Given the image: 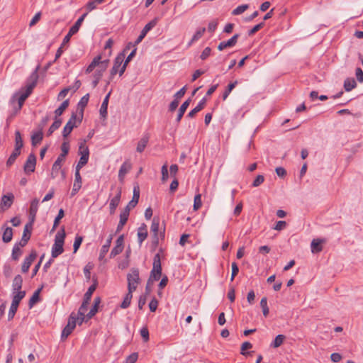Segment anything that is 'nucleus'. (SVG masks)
Returning a JSON list of instances; mask_svg holds the SVG:
<instances>
[{
  "instance_id": "obj_1",
  "label": "nucleus",
  "mask_w": 363,
  "mask_h": 363,
  "mask_svg": "<svg viewBox=\"0 0 363 363\" xmlns=\"http://www.w3.org/2000/svg\"><path fill=\"white\" fill-rule=\"evenodd\" d=\"M38 79V76L37 70H35L30 75V79L32 82L13 94L10 99V103L11 105H14L16 101L18 102V107H14L16 112H18L21 109L24 101L31 94L33 88L37 84Z\"/></svg>"
},
{
  "instance_id": "obj_2",
  "label": "nucleus",
  "mask_w": 363,
  "mask_h": 363,
  "mask_svg": "<svg viewBox=\"0 0 363 363\" xmlns=\"http://www.w3.org/2000/svg\"><path fill=\"white\" fill-rule=\"evenodd\" d=\"M69 142H63L61 145L62 153L57 157L52 167V172L50 174L51 179H55L57 177L60 170L61 169L62 162L65 160V157L69 152Z\"/></svg>"
},
{
  "instance_id": "obj_3",
  "label": "nucleus",
  "mask_w": 363,
  "mask_h": 363,
  "mask_svg": "<svg viewBox=\"0 0 363 363\" xmlns=\"http://www.w3.org/2000/svg\"><path fill=\"white\" fill-rule=\"evenodd\" d=\"M65 231L64 228L59 230L55 235V242L52 247V258H56L64 252L63 245L65 238Z\"/></svg>"
},
{
  "instance_id": "obj_4",
  "label": "nucleus",
  "mask_w": 363,
  "mask_h": 363,
  "mask_svg": "<svg viewBox=\"0 0 363 363\" xmlns=\"http://www.w3.org/2000/svg\"><path fill=\"white\" fill-rule=\"evenodd\" d=\"M162 275L161 259L159 253H157L153 258L152 269L150 272V276L148 283L151 281H157L160 279Z\"/></svg>"
},
{
  "instance_id": "obj_5",
  "label": "nucleus",
  "mask_w": 363,
  "mask_h": 363,
  "mask_svg": "<svg viewBox=\"0 0 363 363\" xmlns=\"http://www.w3.org/2000/svg\"><path fill=\"white\" fill-rule=\"evenodd\" d=\"M128 281V290L135 291L138 284L140 282L139 277V269L137 268H132L130 273L127 274Z\"/></svg>"
},
{
  "instance_id": "obj_6",
  "label": "nucleus",
  "mask_w": 363,
  "mask_h": 363,
  "mask_svg": "<svg viewBox=\"0 0 363 363\" xmlns=\"http://www.w3.org/2000/svg\"><path fill=\"white\" fill-rule=\"evenodd\" d=\"M108 60H105L101 61V55H97L93 59L91 62L86 67V73L91 72L94 70V69L98 65H101V70L104 71L106 69V67H108Z\"/></svg>"
},
{
  "instance_id": "obj_7",
  "label": "nucleus",
  "mask_w": 363,
  "mask_h": 363,
  "mask_svg": "<svg viewBox=\"0 0 363 363\" xmlns=\"http://www.w3.org/2000/svg\"><path fill=\"white\" fill-rule=\"evenodd\" d=\"M77 324L76 316L72 313L69 318L67 325L64 328L61 334V338H67L75 328Z\"/></svg>"
},
{
  "instance_id": "obj_8",
  "label": "nucleus",
  "mask_w": 363,
  "mask_h": 363,
  "mask_svg": "<svg viewBox=\"0 0 363 363\" xmlns=\"http://www.w3.org/2000/svg\"><path fill=\"white\" fill-rule=\"evenodd\" d=\"M77 114L73 113L69 120L65 125L62 130V136L67 138L72 131L73 128L77 126Z\"/></svg>"
},
{
  "instance_id": "obj_9",
  "label": "nucleus",
  "mask_w": 363,
  "mask_h": 363,
  "mask_svg": "<svg viewBox=\"0 0 363 363\" xmlns=\"http://www.w3.org/2000/svg\"><path fill=\"white\" fill-rule=\"evenodd\" d=\"M36 165V157L34 154L31 153L28 155L27 160L24 164L23 169L26 174L33 172Z\"/></svg>"
},
{
  "instance_id": "obj_10",
  "label": "nucleus",
  "mask_w": 363,
  "mask_h": 363,
  "mask_svg": "<svg viewBox=\"0 0 363 363\" xmlns=\"http://www.w3.org/2000/svg\"><path fill=\"white\" fill-rule=\"evenodd\" d=\"M157 24V20L154 19L151 21H150L148 23H147L145 27L143 28V30L140 32V34L135 41V44L138 45L143 40V38L146 36L147 33L152 28H154Z\"/></svg>"
},
{
  "instance_id": "obj_11",
  "label": "nucleus",
  "mask_w": 363,
  "mask_h": 363,
  "mask_svg": "<svg viewBox=\"0 0 363 363\" xmlns=\"http://www.w3.org/2000/svg\"><path fill=\"white\" fill-rule=\"evenodd\" d=\"M121 196V189L118 188L116 190V195L110 200L109 208L110 214L113 215L115 213L116 209L118 206Z\"/></svg>"
},
{
  "instance_id": "obj_12",
  "label": "nucleus",
  "mask_w": 363,
  "mask_h": 363,
  "mask_svg": "<svg viewBox=\"0 0 363 363\" xmlns=\"http://www.w3.org/2000/svg\"><path fill=\"white\" fill-rule=\"evenodd\" d=\"M124 58H125V54L123 52L118 54L116 57V58L114 60V62H113V66L111 69L110 74H111V77H113L114 75H116L118 73L119 68L121 67V65L123 64V62L124 61Z\"/></svg>"
},
{
  "instance_id": "obj_13",
  "label": "nucleus",
  "mask_w": 363,
  "mask_h": 363,
  "mask_svg": "<svg viewBox=\"0 0 363 363\" xmlns=\"http://www.w3.org/2000/svg\"><path fill=\"white\" fill-rule=\"evenodd\" d=\"M36 256L37 254L35 251H33L28 256L25 257L21 267V271L23 273L28 272L30 265L36 258Z\"/></svg>"
},
{
  "instance_id": "obj_14",
  "label": "nucleus",
  "mask_w": 363,
  "mask_h": 363,
  "mask_svg": "<svg viewBox=\"0 0 363 363\" xmlns=\"http://www.w3.org/2000/svg\"><path fill=\"white\" fill-rule=\"evenodd\" d=\"M79 154L81 155L79 162L84 165L87 164L89 157V151L85 143H81L79 148Z\"/></svg>"
},
{
  "instance_id": "obj_15",
  "label": "nucleus",
  "mask_w": 363,
  "mask_h": 363,
  "mask_svg": "<svg viewBox=\"0 0 363 363\" xmlns=\"http://www.w3.org/2000/svg\"><path fill=\"white\" fill-rule=\"evenodd\" d=\"M139 198H140L139 186H134L133 195L132 200L130 201H129V203H128V205L125 206V208H128V209H129V211H130L131 208H133L137 205V203H138V201H139Z\"/></svg>"
},
{
  "instance_id": "obj_16",
  "label": "nucleus",
  "mask_w": 363,
  "mask_h": 363,
  "mask_svg": "<svg viewBox=\"0 0 363 363\" xmlns=\"http://www.w3.org/2000/svg\"><path fill=\"white\" fill-rule=\"evenodd\" d=\"M238 37L239 35L235 34L227 41L220 42L218 46V49L223 50L226 48L233 47L236 44Z\"/></svg>"
},
{
  "instance_id": "obj_17",
  "label": "nucleus",
  "mask_w": 363,
  "mask_h": 363,
  "mask_svg": "<svg viewBox=\"0 0 363 363\" xmlns=\"http://www.w3.org/2000/svg\"><path fill=\"white\" fill-rule=\"evenodd\" d=\"M129 214H130L129 209L124 208L122 211V212L120 214V220H119V223L118 224L117 229H116L117 232H119L123 229L124 225L126 223V222L128 219Z\"/></svg>"
},
{
  "instance_id": "obj_18",
  "label": "nucleus",
  "mask_w": 363,
  "mask_h": 363,
  "mask_svg": "<svg viewBox=\"0 0 363 363\" xmlns=\"http://www.w3.org/2000/svg\"><path fill=\"white\" fill-rule=\"evenodd\" d=\"M14 200V196L12 193H9L4 195L1 198L0 206L1 208L6 207V208L11 206Z\"/></svg>"
},
{
  "instance_id": "obj_19",
  "label": "nucleus",
  "mask_w": 363,
  "mask_h": 363,
  "mask_svg": "<svg viewBox=\"0 0 363 363\" xmlns=\"http://www.w3.org/2000/svg\"><path fill=\"white\" fill-rule=\"evenodd\" d=\"M25 291H12L11 303L18 306L21 301L25 297Z\"/></svg>"
},
{
  "instance_id": "obj_20",
  "label": "nucleus",
  "mask_w": 363,
  "mask_h": 363,
  "mask_svg": "<svg viewBox=\"0 0 363 363\" xmlns=\"http://www.w3.org/2000/svg\"><path fill=\"white\" fill-rule=\"evenodd\" d=\"M206 103V97L202 98L200 100V101L198 103L196 106L188 113L187 116L189 118H193L196 113H197L198 112H199L200 111H201L203 108Z\"/></svg>"
},
{
  "instance_id": "obj_21",
  "label": "nucleus",
  "mask_w": 363,
  "mask_h": 363,
  "mask_svg": "<svg viewBox=\"0 0 363 363\" xmlns=\"http://www.w3.org/2000/svg\"><path fill=\"white\" fill-rule=\"evenodd\" d=\"M149 138H150V137H149L148 134H145L143 135L141 139L138 143V145H137V148H136L137 152L141 153L144 151V150L145 149V147L148 143Z\"/></svg>"
},
{
  "instance_id": "obj_22",
  "label": "nucleus",
  "mask_w": 363,
  "mask_h": 363,
  "mask_svg": "<svg viewBox=\"0 0 363 363\" xmlns=\"http://www.w3.org/2000/svg\"><path fill=\"white\" fill-rule=\"evenodd\" d=\"M190 102H191V99H188L181 105V106L179 109V111H178L177 117L176 118V121L177 123H179L181 121V119L182 118L185 111H186L187 108L189 107V106L190 104Z\"/></svg>"
},
{
  "instance_id": "obj_23",
  "label": "nucleus",
  "mask_w": 363,
  "mask_h": 363,
  "mask_svg": "<svg viewBox=\"0 0 363 363\" xmlns=\"http://www.w3.org/2000/svg\"><path fill=\"white\" fill-rule=\"evenodd\" d=\"M111 240L112 235H110L109 238L106 240V243L101 247L99 257L100 260H102L104 258L106 254L108 252L111 244Z\"/></svg>"
},
{
  "instance_id": "obj_24",
  "label": "nucleus",
  "mask_w": 363,
  "mask_h": 363,
  "mask_svg": "<svg viewBox=\"0 0 363 363\" xmlns=\"http://www.w3.org/2000/svg\"><path fill=\"white\" fill-rule=\"evenodd\" d=\"M23 284V278L21 275L15 276L12 283V291H21Z\"/></svg>"
},
{
  "instance_id": "obj_25",
  "label": "nucleus",
  "mask_w": 363,
  "mask_h": 363,
  "mask_svg": "<svg viewBox=\"0 0 363 363\" xmlns=\"http://www.w3.org/2000/svg\"><path fill=\"white\" fill-rule=\"evenodd\" d=\"M323 240L320 239H313L311 244V252L313 253H318L322 251L323 247L321 244Z\"/></svg>"
},
{
  "instance_id": "obj_26",
  "label": "nucleus",
  "mask_w": 363,
  "mask_h": 363,
  "mask_svg": "<svg viewBox=\"0 0 363 363\" xmlns=\"http://www.w3.org/2000/svg\"><path fill=\"white\" fill-rule=\"evenodd\" d=\"M21 246H20L18 244L15 243L13 249H12V253H11V258L17 261L19 259L20 257L21 256L23 251L21 250Z\"/></svg>"
},
{
  "instance_id": "obj_27",
  "label": "nucleus",
  "mask_w": 363,
  "mask_h": 363,
  "mask_svg": "<svg viewBox=\"0 0 363 363\" xmlns=\"http://www.w3.org/2000/svg\"><path fill=\"white\" fill-rule=\"evenodd\" d=\"M86 15H87V13H85L83 15H82V16L80 18H79L77 19V21L75 22V23L69 28V30H71V33L76 34L79 31V28H80L82 22L84 21L85 17L86 16Z\"/></svg>"
},
{
  "instance_id": "obj_28",
  "label": "nucleus",
  "mask_w": 363,
  "mask_h": 363,
  "mask_svg": "<svg viewBox=\"0 0 363 363\" xmlns=\"http://www.w3.org/2000/svg\"><path fill=\"white\" fill-rule=\"evenodd\" d=\"M147 231L145 225H144L143 226L140 227L138 230V238L139 244L141 245L143 242L147 238Z\"/></svg>"
},
{
  "instance_id": "obj_29",
  "label": "nucleus",
  "mask_w": 363,
  "mask_h": 363,
  "mask_svg": "<svg viewBox=\"0 0 363 363\" xmlns=\"http://www.w3.org/2000/svg\"><path fill=\"white\" fill-rule=\"evenodd\" d=\"M357 86V82L354 78H347L344 82V89L346 91H350Z\"/></svg>"
},
{
  "instance_id": "obj_30",
  "label": "nucleus",
  "mask_w": 363,
  "mask_h": 363,
  "mask_svg": "<svg viewBox=\"0 0 363 363\" xmlns=\"http://www.w3.org/2000/svg\"><path fill=\"white\" fill-rule=\"evenodd\" d=\"M38 204L39 200L38 199H34L30 203L29 214L30 216L33 217V218H34L36 216V213L38 210Z\"/></svg>"
},
{
  "instance_id": "obj_31",
  "label": "nucleus",
  "mask_w": 363,
  "mask_h": 363,
  "mask_svg": "<svg viewBox=\"0 0 363 363\" xmlns=\"http://www.w3.org/2000/svg\"><path fill=\"white\" fill-rule=\"evenodd\" d=\"M43 138V134L41 130L35 132L31 135V143L32 145L35 146L37 144L40 143Z\"/></svg>"
},
{
  "instance_id": "obj_32",
  "label": "nucleus",
  "mask_w": 363,
  "mask_h": 363,
  "mask_svg": "<svg viewBox=\"0 0 363 363\" xmlns=\"http://www.w3.org/2000/svg\"><path fill=\"white\" fill-rule=\"evenodd\" d=\"M21 154V150L18 148H14L12 153L11 154L10 157H9L6 165L8 167L11 166L16 161V158L20 155Z\"/></svg>"
},
{
  "instance_id": "obj_33",
  "label": "nucleus",
  "mask_w": 363,
  "mask_h": 363,
  "mask_svg": "<svg viewBox=\"0 0 363 363\" xmlns=\"http://www.w3.org/2000/svg\"><path fill=\"white\" fill-rule=\"evenodd\" d=\"M62 123V121L61 118L55 117L54 122L52 123V124L50 125V127L48 129V135L49 136V135H52L55 130L58 129L60 127Z\"/></svg>"
},
{
  "instance_id": "obj_34",
  "label": "nucleus",
  "mask_w": 363,
  "mask_h": 363,
  "mask_svg": "<svg viewBox=\"0 0 363 363\" xmlns=\"http://www.w3.org/2000/svg\"><path fill=\"white\" fill-rule=\"evenodd\" d=\"M96 284H93L92 285H91L89 287L88 290L86 291V292L84 294V300H83L84 302L89 304L91 297L94 291L96 290Z\"/></svg>"
},
{
  "instance_id": "obj_35",
  "label": "nucleus",
  "mask_w": 363,
  "mask_h": 363,
  "mask_svg": "<svg viewBox=\"0 0 363 363\" xmlns=\"http://www.w3.org/2000/svg\"><path fill=\"white\" fill-rule=\"evenodd\" d=\"M111 93L109 92L104 99V101L101 104V108H100V114L102 116H106L107 114V108H108V104L109 100Z\"/></svg>"
},
{
  "instance_id": "obj_36",
  "label": "nucleus",
  "mask_w": 363,
  "mask_h": 363,
  "mask_svg": "<svg viewBox=\"0 0 363 363\" xmlns=\"http://www.w3.org/2000/svg\"><path fill=\"white\" fill-rule=\"evenodd\" d=\"M12 238H13V230H12V228H10V227L6 228L4 231L3 236H2L3 241L4 242H6V243H8L10 241H11Z\"/></svg>"
},
{
  "instance_id": "obj_37",
  "label": "nucleus",
  "mask_w": 363,
  "mask_h": 363,
  "mask_svg": "<svg viewBox=\"0 0 363 363\" xmlns=\"http://www.w3.org/2000/svg\"><path fill=\"white\" fill-rule=\"evenodd\" d=\"M130 169V165L127 162H124L120 167L118 172V178L121 181H122L125 175V174Z\"/></svg>"
},
{
  "instance_id": "obj_38",
  "label": "nucleus",
  "mask_w": 363,
  "mask_h": 363,
  "mask_svg": "<svg viewBox=\"0 0 363 363\" xmlns=\"http://www.w3.org/2000/svg\"><path fill=\"white\" fill-rule=\"evenodd\" d=\"M205 31H206L205 28H199V30H197L196 31V33H194V35H193L190 42L188 43V46L191 45L194 42H196L199 39H200L202 37V35H203V33H205Z\"/></svg>"
},
{
  "instance_id": "obj_39",
  "label": "nucleus",
  "mask_w": 363,
  "mask_h": 363,
  "mask_svg": "<svg viewBox=\"0 0 363 363\" xmlns=\"http://www.w3.org/2000/svg\"><path fill=\"white\" fill-rule=\"evenodd\" d=\"M284 339L285 336L284 335L280 334L277 335L274 341L271 343L270 347L274 348L279 347L283 344Z\"/></svg>"
},
{
  "instance_id": "obj_40",
  "label": "nucleus",
  "mask_w": 363,
  "mask_h": 363,
  "mask_svg": "<svg viewBox=\"0 0 363 363\" xmlns=\"http://www.w3.org/2000/svg\"><path fill=\"white\" fill-rule=\"evenodd\" d=\"M69 106V100L64 101L60 106L55 111V117L58 118Z\"/></svg>"
},
{
  "instance_id": "obj_41",
  "label": "nucleus",
  "mask_w": 363,
  "mask_h": 363,
  "mask_svg": "<svg viewBox=\"0 0 363 363\" xmlns=\"http://www.w3.org/2000/svg\"><path fill=\"white\" fill-rule=\"evenodd\" d=\"M23 146V139L18 130L15 132V147L21 150Z\"/></svg>"
},
{
  "instance_id": "obj_42",
  "label": "nucleus",
  "mask_w": 363,
  "mask_h": 363,
  "mask_svg": "<svg viewBox=\"0 0 363 363\" xmlns=\"http://www.w3.org/2000/svg\"><path fill=\"white\" fill-rule=\"evenodd\" d=\"M260 306L262 309L263 315L264 317H267L269 315V309L267 306V298L266 297H263L260 301Z\"/></svg>"
},
{
  "instance_id": "obj_43",
  "label": "nucleus",
  "mask_w": 363,
  "mask_h": 363,
  "mask_svg": "<svg viewBox=\"0 0 363 363\" xmlns=\"http://www.w3.org/2000/svg\"><path fill=\"white\" fill-rule=\"evenodd\" d=\"M27 232H28V225H26L25 227L24 231H23V234L21 240L19 241L18 242H16L22 247H24L27 244L28 241L30 239V235H27Z\"/></svg>"
},
{
  "instance_id": "obj_44",
  "label": "nucleus",
  "mask_w": 363,
  "mask_h": 363,
  "mask_svg": "<svg viewBox=\"0 0 363 363\" xmlns=\"http://www.w3.org/2000/svg\"><path fill=\"white\" fill-rule=\"evenodd\" d=\"M237 84H238V82L235 81V82L228 84V86H227L226 89L225 90V91L223 92V96H222L223 100H225L228 98V96L230 94L231 91L235 87Z\"/></svg>"
},
{
  "instance_id": "obj_45",
  "label": "nucleus",
  "mask_w": 363,
  "mask_h": 363,
  "mask_svg": "<svg viewBox=\"0 0 363 363\" xmlns=\"http://www.w3.org/2000/svg\"><path fill=\"white\" fill-rule=\"evenodd\" d=\"M248 4L240 5L232 11V14L235 16L240 15L245 12L248 9Z\"/></svg>"
},
{
  "instance_id": "obj_46",
  "label": "nucleus",
  "mask_w": 363,
  "mask_h": 363,
  "mask_svg": "<svg viewBox=\"0 0 363 363\" xmlns=\"http://www.w3.org/2000/svg\"><path fill=\"white\" fill-rule=\"evenodd\" d=\"M89 99V94H86L84 96L81 98L78 103V107L82 109V111H83V109L86 106Z\"/></svg>"
},
{
  "instance_id": "obj_47",
  "label": "nucleus",
  "mask_w": 363,
  "mask_h": 363,
  "mask_svg": "<svg viewBox=\"0 0 363 363\" xmlns=\"http://www.w3.org/2000/svg\"><path fill=\"white\" fill-rule=\"evenodd\" d=\"M41 289H38L37 291H35L33 296L30 297L29 300V307L32 308L33 306L39 300V294L40 292Z\"/></svg>"
},
{
  "instance_id": "obj_48",
  "label": "nucleus",
  "mask_w": 363,
  "mask_h": 363,
  "mask_svg": "<svg viewBox=\"0 0 363 363\" xmlns=\"http://www.w3.org/2000/svg\"><path fill=\"white\" fill-rule=\"evenodd\" d=\"M160 227V221L159 218H154L151 224V231L154 233L155 235L157 236V232L159 230Z\"/></svg>"
},
{
  "instance_id": "obj_49",
  "label": "nucleus",
  "mask_w": 363,
  "mask_h": 363,
  "mask_svg": "<svg viewBox=\"0 0 363 363\" xmlns=\"http://www.w3.org/2000/svg\"><path fill=\"white\" fill-rule=\"evenodd\" d=\"M202 205V202H201V195L200 194H196L195 196H194V209L195 211L198 210L199 208H201Z\"/></svg>"
},
{
  "instance_id": "obj_50",
  "label": "nucleus",
  "mask_w": 363,
  "mask_h": 363,
  "mask_svg": "<svg viewBox=\"0 0 363 363\" xmlns=\"http://www.w3.org/2000/svg\"><path fill=\"white\" fill-rule=\"evenodd\" d=\"M18 306H17V305H15L13 303L11 304L9 314H8V320H11L13 318V317L18 310Z\"/></svg>"
},
{
  "instance_id": "obj_51",
  "label": "nucleus",
  "mask_w": 363,
  "mask_h": 363,
  "mask_svg": "<svg viewBox=\"0 0 363 363\" xmlns=\"http://www.w3.org/2000/svg\"><path fill=\"white\" fill-rule=\"evenodd\" d=\"M161 173H162V181L166 182L168 179L169 174H168V169H167V164L165 163L161 168Z\"/></svg>"
},
{
  "instance_id": "obj_52",
  "label": "nucleus",
  "mask_w": 363,
  "mask_h": 363,
  "mask_svg": "<svg viewBox=\"0 0 363 363\" xmlns=\"http://www.w3.org/2000/svg\"><path fill=\"white\" fill-rule=\"evenodd\" d=\"M82 179L80 173H78V172L74 173V184H73L74 187L82 188Z\"/></svg>"
},
{
  "instance_id": "obj_53",
  "label": "nucleus",
  "mask_w": 363,
  "mask_h": 363,
  "mask_svg": "<svg viewBox=\"0 0 363 363\" xmlns=\"http://www.w3.org/2000/svg\"><path fill=\"white\" fill-rule=\"evenodd\" d=\"M82 240H83V238L82 236L77 235L75 237L74 245H73L74 252H76L78 250V249L79 248V247L82 242Z\"/></svg>"
},
{
  "instance_id": "obj_54",
  "label": "nucleus",
  "mask_w": 363,
  "mask_h": 363,
  "mask_svg": "<svg viewBox=\"0 0 363 363\" xmlns=\"http://www.w3.org/2000/svg\"><path fill=\"white\" fill-rule=\"evenodd\" d=\"M123 250V247L115 245L114 247L111 250V252L110 253V257L113 258L114 257L122 252Z\"/></svg>"
},
{
  "instance_id": "obj_55",
  "label": "nucleus",
  "mask_w": 363,
  "mask_h": 363,
  "mask_svg": "<svg viewBox=\"0 0 363 363\" xmlns=\"http://www.w3.org/2000/svg\"><path fill=\"white\" fill-rule=\"evenodd\" d=\"M138 358V354L137 352H133L127 357L125 359V363H135Z\"/></svg>"
},
{
  "instance_id": "obj_56",
  "label": "nucleus",
  "mask_w": 363,
  "mask_h": 363,
  "mask_svg": "<svg viewBox=\"0 0 363 363\" xmlns=\"http://www.w3.org/2000/svg\"><path fill=\"white\" fill-rule=\"evenodd\" d=\"M104 71L102 70H99V71H96L94 74V80L92 82V84H93V86L95 87L97 86V84H99V82L102 76V72Z\"/></svg>"
},
{
  "instance_id": "obj_57",
  "label": "nucleus",
  "mask_w": 363,
  "mask_h": 363,
  "mask_svg": "<svg viewBox=\"0 0 363 363\" xmlns=\"http://www.w3.org/2000/svg\"><path fill=\"white\" fill-rule=\"evenodd\" d=\"M252 347V345L250 342H245L241 345V351L240 353L242 355H247L248 352H246L245 350L247 349H250Z\"/></svg>"
},
{
  "instance_id": "obj_58",
  "label": "nucleus",
  "mask_w": 363,
  "mask_h": 363,
  "mask_svg": "<svg viewBox=\"0 0 363 363\" xmlns=\"http://www.w3.org/2000/svg\"><path fill=\"white\" fill-rule=\"evenodd\" d=\"M264 181V177L263 175H258L255 179L253 181L252 185V186L254 187H257L259 186V185H261Z\"/></svg>"
},
{
  "instance_id": "obj_59",
  "label": "nucleus",
  "mask_w": 363,
  "mask_h": 363,
  "mask_svg": "<svg viewBox=\"0 0 363 363\" xmlns=\"http://www.w3.org/2000/svg\"><path fill=\"white\" fill-rule=\"evenodd\" d=\"M3 274L6 278H9L11 276L12 268L9 264H4L3 267Z\"/></svg>"
},
{
  "instance_id": "obj_60",
  "label": "nucleus",
  "mask_w": 363,
  "mask_h": 363,
  "mask_svg": "<svg viewBox=\"0 0 363 363\" xmlns=\"http://www.w3.org/2000/svg\"><path fill=\"white\" fill-rule=\"evenodd\" d=\"M97 4H99L96 1V0L89 1L86 5V8L87 10L86 13H88V12H90L95 9L96 8Z\"/></svg>"
},
{
  "instance_id": "obj_61",
  "label": "nucleus",
  "mask_w": 363,
  "mask_h": 363,
  "mask_svg": "<svg viewBox=\"0 0 363 363\" xmlns=\"http://www.w3.org/2000/svg\"><path fill=\"white\" fill-rule=\"evenodd\" d=\"M140 333L145 342L149 340V331L146 327L142 328L140 330Z\"/></svg>"
},
{
  "instance_id": "obj_62",
  "label": "nucleus",
  "mask_w": 363,
  "mask_h": 363,
  "mask_svg": "<svg viewBox=\"0 0 363 363\" xmlns=\"http://www.w3.org/2000/svg\"><path fill=\"white\" fill-rule=\"evenodd\" d=\"M264 24L263 22L255 25L251 30H250L248 31V35H254L256 32H257L259 29H261L264 26Z\"/></svg>"
},
{
  "instance_id": "obj_63",
  "label": "nucleus",
  "mask_w": 363,
  "mask_h": 363,
  "mask_svg": "<svg viewBox=\"0 0 363 363\" xmlns=\"http://www.w3.org/2000/svg\"><path fill=\"white\" fill-rule=\"evenodd\" d=\"M157 306L158 301L155 298H153L149 303V308L150 311L155 312L157 310Z\"/></svg>"
},
{
  "instance_id": "obj_64",
  "label": "nucleus",
  "mask_w": 363,
  "mask_h": 363,
  "mask_svg": "<svg viewBox=\"0 0 363 363\" xmlns=\"http://www.w3.org/2000/svg\"><path fill=\"white\" fill-rule=\"evenodd\" d=\"M355 75L357 80L360 82H363V71L361 68L357 67L355 70Z\"/></svg>"
}]
</instances>
